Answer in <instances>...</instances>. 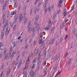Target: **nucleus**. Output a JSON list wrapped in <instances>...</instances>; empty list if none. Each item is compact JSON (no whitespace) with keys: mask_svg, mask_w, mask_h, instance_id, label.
Instances as JSON below:
<instances>
[{"mask_svg":"<svg viewBox=\"0 0 77 77\" xmlns=\"http://www.w3.org/2000/svg\"><path fill=\"white\" fill-rule=\"evenodd\" d=\"M8 22H7L6 23V24L5 25V26H4L3 28V29L2 30V33L1 34V39H3V36H4V35L5 34V29H6V26H8Z\"/></svg>","mask_w":77,"mask_h":77,"instance_id":"nucleus-1","label":"nucleus"},{"mask_svg":"<svg viewBox=\"0 0 77 77\" xmlns=\"http://www.w3.org/2000/svg\"><path fill=\"white\" fill-rule=\"evenodd\" d=\"M40 36V39L39 40V44H42V43H43L42 40V37L43 36V33L41 32L39 35Z\"/></svg>","mask_w":77,"mask_h":77,"instance_id":"nucleus-2","label":"nucleus"},{"mask_svg":"<svg viewBox=\"0 0 77 77\" xmlns=\"http://www.w3.org/2000/svg\"><path fill=\"white\" fill-rule=\"evenodd\" d=\"M7 49H5L4 51V52L3 54L4 55L5 54V57H4V59H9V56H8V54L7 53Z\"/></svg>","mask_w":77,"mask_h":77,"instance_id":"nucleus-3","label":"nucleus"},{"mask_svg":"<svg viewBox=\"0 0 77 77\" xmlns=\"http://www.w3.org/2000/svg\"><path fill=\"white\" fill-rule=\"evenodd\" d=\"M26 14H25L24 15H23L21 14H19V18H20L19 22L20 23H21V21H22V20H23V18H26Z\"/></svg>","mask_w":77,"mask_h":77,"instance_id":"nucleus-4","label":"nucleus"},{"mask_svg":"<svg viewBox=\"0 0 77 77\" xmlns=\"http://www.w3.org/2000/svg\"><path fill=\"white\" fill-rule=\"evenodd\" d=\"M30 57H28V59L26 61V65L25 67L24 68V69H26L28 67V66H29V64L28 63H29V62H30Z\"/></svg>","mask_w":77,"mask_h":77,"instance_id":"nucleus-5","label":"nucleus"},{"mask_svg":"<svg viewBox=\"0 0 77 77\" xmlns=\"http://www.w3.org/2000/svg\"><path fill=\"white\" fill-rule=\"evenodd\" d=\"M36 59H34V60L32 62V64L31 66V67H32V68H34L35 66V63H36Z\"/></svg>","mask_w":77,"mask_h":77,"instance_id":"nucleus-6","label":"nucleus"},{"mask_svg":"<svg viewBox=\"0 0 77 77\" xmlns=\"http://www.w3.org/2000/svg\"><path fill=\"white\" fill-rule=\"evenodd\" d=\"M8 5V1H6L5 2L3 6V7L2 11H5V8H6V6Z\"/></svg>","mask_w":77,"mask_h":77,"instance_id":"nucleus-7","label":"nucleus"},{"mask_svg":"<svg viewBox=\"0 0 77 77\" xmlns=\"http://www.w3.org/2000/svg\"><path fill=\"white\" fill-rule=\"evenodd\" d=\"M35 73L34 72L33 70H31L30 72V75L32 77H35Z\"/></svg>","mask_w":77,"mask_h":77,"instance_id":"nucleus-8","label":"nucleus"},{"mask_svg":"<svg viewBox=\"0 0 77 77\" xmlns=\"http://www.w3.org/2000/svg\"><path fill=\"white\" fill-rule=\"evenodd\" d=\"M54 8V5H52L51 6H48V10H49V12H51V10L53 9Z\"/></svg>","mask_w":77,"mask_h":77,"instance_id":"nucleus-9","label":"nucleus"},{"mask_svg":"<svg viewBox=\"0 0 77 77\" xmlns=\"http://www.w3.org/2000/svg\"><path fill=\"white\" fill-rule=\"evenodd\" d=\"M4 50V46L3 45V44L2 43H0V50L2 51Z\"/></svg>","mask_w":77,"mask_h":77,"instance_id":"nucleus-10","label":"nucleus"},{"mask_svg":"<svg viewBox=\"0 0 77 77\" xmlns=\"http://www.w3.org/2000/svg\"><path fill=\"white\" fill-rule=\"evenodd\" d=\"M28 32H30L31 31H32V28L31 27V25H30L29 24L28 25Z\"/></svg>","mask_w":77,"mask_h":77,"instance_id":"nucleus-11","label":"nucleus"},{"mask_svg":"<svg viewBox=\"0 0 77 77\" xmlns=\"http://www.w3.org/2000/svg\"><path fill=\"white\" fill-rule=\"evenodd\" d=\"M64 13L63 14V15L64 16V17H66V14H67V13H66V9H65L64 10Z\"/></svg>","mask_w":77,"mask_h":77,"instance_id":"nucleus-12","label":"nucleus"},{"mask_svg":"<svg viewBox=\"0 0 77 77\" xmlns=\"http://www.w3.org/2000/svg\"><path fill=\"white\" fill-rule=\"evenodd\" d=\"M48 0H45V4H44V8H46V4H47V3H48Z\"/></svg>","mask_w":77,"mask_h":77,"instance_id":"nucleus-13","label":"nucleus"},{"mask_svg":"<svg viewBox=\"0 0 77 77\" xmlns=\"http://www.w3.org/2000/svg\"><path fill=\"white\" fill-rule=\"evenodd\" d=\"M16 13L17 11H16V10L13 11L11 12V14L12 15H15V14Z\"/></svg>","mask_w":77,"mask_h":77,"instance_id":"nucleus-14","label":"nucleus"},{"mask_svg":"<svg viewBox=\"0 0 77 77\" xmlns=\"http://www.w3.org/2000/svg\"><path fill=\"white\" fill-rule=\"evenodd\" d=\"M62 6H63V4L58 3V7H59V8H62Z\"/></svg>","mask_w":77,"mask_h":77,"instance_id":"nucleus-15","label":"nucleus"},{"mask_svg":"<svg viewBox=\"0 0 77 77\" xmlns=\"http://www.w3.org/2000/svg\"><path fill=\"white\" fill-rule=\"evenodd\" d=\"M11 72V69L9 68L7 71V75H8L9 74V73H10V72Z\"/></svg>","mask_w":77,"mask_h":77,"instance_id":"nucleus-16","label":"nucleus"},{"mask_svg":"<svg viewBox=\"0 0 77 77\" xmlns=\"http://www.w3.org/2000/svg\"><path fill=\"white\" fill-rule=\"evenodd\" d=\"M34 25L36 26V27L35 28V29H37V27H38L39 25V24H38V23H35Z\"/></svg>","mask_w":77,"mask_h":77,"instance_id":"nucleus-17","label":"nucleus"},{"mask_svg":"<svg viewBox=\"0 0 77 77\" xmlns=\"http://www.w3.org/2000/svg\"><path fill=\"white\" fill-rule=\"evenodd\" d=\"M37 7L36 6H35V8H34V14L36 13V11H37Z\"/></svg>","mask_w":77,"mask_h":77,"instance_id":"nucleus-18","label":"nucleus"},{"mask_svg":"<svg viewBox=\"0 0 77 77\" xmlns=\"http://www.w3.org/2000/svg\"><path fill=\"white\" fill-rule=\"evenodd\" d=\"M22 60H20V62L19 64V66L17 67L18 68H20V65H21V63H22Z\"/></svg>","mask_w":77,"mask_h":77,"instance_id":"nucleus-19","label":"nucleus"},{"mask_svg":"<svg viewBox=\"0 0 77 77\" xmlns=\"http://www.w3.org/2000/svg\"><path fill=\"white\" fill-rule=\"evenodd\" d=\"M18 61H17L16 62L14 61L13 62V63H14V64H15V65H16V66H17V64H18Z\"/></svg>","mask_w":77,"mask_h":77,"instance_id":"nucleus-20","label":"nucleus"},{"mask_svg":"<svg viewBox=\"0 0 77 77\" xmlns=\"http://www.w3.org/2000/svg\"><path fill=\"white\" fill-rule=\"evenodd\" d=\"M50 26L45 27V30H50Z\"/></svg>","mask_w":77,"mask_h":77,"instance_id":"nucleus-21","label":"nucleus"},{"mask_svg":"<svg viewBox=\"0 0 77 77\" xmlns=\"http://www.w3.org/2000/svg\"><path fill=\"white\" fill-rule=\"evenodd\" d=\"M40 68V66H39V65H38L37 68L36 69V71H38V70Z\"/></svg>","mask_w":77,"mask_h":77,"instance_id":"nucleus-22","label":"nucleus"},{"mask_svg":"<svg viewBox=\"0 0 77 77\" xmlns=\"http://www.w3.org/2000/svg\"><path fill=\"white\" fill-rule=\"evenodd\" d=\"M76 30V29H75L74 28L72 30V32L73 33V34H75V31Z\"/></svg>","mask_w":77,"mask_h":77,"instance_id":"nucleus-23","label":"nucleus"},{"mask_svg":"<svg viewBox=\"0 0 77 77\" xmlns=\"http://www.w3.org/2000/svg\"><path fill=\"white\" fill-rule=\"evenodd\" d=\"M12 48H10V50L9 52V53L10 54H11V53H12Z\"/></svg>","mask_w":77,"mask_h":77,"instance_id":"nucleus-24","label":"nucleus"},{"mask_svg":"<svg viewBox=\"0 0 77 77\" xmlns=\"http://www.w3.org/2000/svg\"><path fill=\"white\" fill-rule=\"evenodd\" d=\"M9 30L10 29H9V30H7L6 32H5V35H8V34H9Z\"/></svg>","mask_w":77,"mask_h":77,"instance_id":"nucleus-25","label":"nucleus"},{"mask_svg":"<svg viewBox=\"0 0 77 77\" xmlns=\"http://www.w3.org/2000/svg\"><path fill=\"white\" fill-rule=\"evenodd\" d=\"M74 7H75V5L74 4L71 8V11H72V10L74 9Z\"/></svg>","mask_w":77,"mask_h":77,"instance_id":"nucleus-26","label":"nucleus"},{"mask_svg":"<svg viewBox=\"0 0 77 77\" xmlns=\"http://www.w3.org/2000/svg\"><path fill=\"white\" fill-rule=\"evenodd\" d=\"M28 40V38H25V44H27V40Z\"/></svg>","mask_w":77,"mask_h":77,"instance_id":"nucleus-27","label":"nucleus"},{"mask_svg":"<svg viewBox=\"0 0 77 77\" xmlns=\"http://www.w3.org/2000/svg\"><path fill=\"white\" fill-rule=\"evenodd\" d=\"M15 54H16V52H14L12 54L11 56H12V57H14V56H15Z\"/></svg>","mask_w":77,"mask_h":77,"instance_id":"nucleus-28","label":"nucleus"},{"mask_svg":"<svg viewBox=\"0 0 77 77\" xmlns=\"http://www.w3.org/2000/svg\"><path fill=\"white\" fill-rule=\"evenodd\" d=\"M18 20V18L17 17H16L15 18V19L14 20V23H16L17 21V20Z\"/></svg>","mask_w":77,"mask_h":77,"instance_id":"nucleus-29","label":"nucleus"},{"mask_svg":"<svg viewBox=\"0 0 77 77\" xmlns=\"http://www.w3.org/2000/svg\"><path fill=\"white\" fill-rule=\"evenodd\" d=\"M63 3V0H60L59 1L58 3H60V4H62Z\"/></svg>","mask_w":77,"mask_h":77,"instance_id":"nucleus-30","label":"nucleus"},{"mask_svg":"<svg viewBox=\"0 0 77 77\" xmlns=\"http://www.w3.org/2000/svg\"><path fill=\"white\" fill-rule=\"evenodd\" d=\"M71 59H70L67 63L68 65H69L71 63Z\"/></svg>","mask_w":77,"mask_h":77,"instance_id":"nucleus-31","label":"nucleus"},{"mask_svg":"<svg viewBox=\"0 0 77 77\" xmlns=\"http://www.w3.org/2000/svg\"><path fill=\"white\" fill-rule=\"evenodd\" d=\"M36 41H35L33 44V45H36Z\"/></svg>","mask_w":77,"mask_h":77,"instance_id":"nucleus-32","label":"nucleus"},{"mask_svg":"<svg viewBox=\"0 0 77 77\" xmlns=\"http://www.w3.org/2000/svg\"><path fill=\"white\" fill-rule=\"evenodd\" d=\"M4 66H5V65H4V64L2 65V67L1 68V70H2V69H3V68H4Z\"/></svg>","mask_w":77,"mask_h":77,"instance_id":"nucleus-33","label":"nucleus"},{"mask_svg":"<svg viewBox=\"0 0 77 77\" xmlns=\"http://www.w3.org/2000/svg\"><path fill=\"white\" fill-rule=\"evenodd\" d=\"M20 56V54H19V55H18V56L17 57V59H16L17 60H18V59H19V57Z\"/></svg>","mask_w":77,"mask_h":77,"instance_id":"nucleus-34","label":"nucleus"},{"mask_svg":"<svg viewBox=\"0 0 77 77\" xmlns=\"http://www.w3.org/2000/svg\"><path fill=\"white\" fill-rule=\"evenodd\" d=\"M68 55V53H66L64 55V57H66Z\"/></svg>","mask_w":77,"mask_h":77,"instance_id":"nucleus-35","label":"nucleus"},{"mask_svg":"<svg viewBox=\"0 0 77 77\" xmlns=\"http://www.w3.org/2000/svg\"><path fill=\"white\" fill-rule=\"evenodd\" d=\"M38 18H39V16L37 15L36 16V18H35L36 20H38Z\"/></svg>","mask_w":77,"mask_h":77,"instance_id":"nucleus-36","label":"nucleus"},{"mask_svg":"<svg viewBox=\"0 0 77 77\" xmlns=\"http://www.w3.org/2000/svg\"><path fill=\"white\" fill-rule=\"evenodd\" d=\"M47 68H45L44 69V72H46L47 71Z\"/></svg>","mask_w":77,"mask_h":77,"instance_id":"nucleus-37","label":"nucleus"},{"mask_svg":"<svg viewBox=\"0 0 77 77\" xmlns=\"http://www.w3.org/2000/svg\"><path fill=\"white\" fill-rule=\"evenodd\" d=\"M54 30V26L51 29V32H53Z\"/></svg>","mask_w":77,"mask_h":77,"instance_id":"nucleus-38","label":"nucleus"},{"mask_svg":"<svg viewBox=\"0 0 77 77\" xmlns=\"http://www.w3.org/2000/svg\"><path fill=\"white\" fill-rule=\"evenodd\" d=\"M1 2L2 4H3L4 3V2H5V0H0V3Z\"/></svg>","mask_w":77,"mask_h":77,"instance_id":"nucleus-39","label":"nucleus"},{"mask_svg":"<svg viewBox=\"0 0 77 77\" xmlns=\"http://www.w3.org/2000/svg\"><path fill=\"white\" fill-rule=\"evenodd\" d=\"M3 55V53L1 52L0 54V59L2 57V55Z\"/></svg>","mask_w":77,"mask_h":77,"instance_id":"nucleus-40","label":"nucleus"},{"mask_svg":"<svg viewBox=\"0 0 77 77\" xmlns=\"http://www.w3.org/2000/svg\"><path fill=\"white\" fill-rule=\"evenodd\" d=\"M61 72H62V70H61L59 73L58 72V73H57L56 76H55V77H56L57 75L60 74V73H61Z\"/></svg>","mask_w":77,"mask_h":77,"instance_id":"nucleus-41","label":"nucleus"},{"mask_svg":"<svg viewBox=\"0 0 77 77\" xmlns=\"http://www.w3.org/2000/svg\"><path fill=\"white\" fill-rule=\"evenodd\" d=\"M21 38V36H19V37H18V40H20V39Z\"/></svg>","mask_w":77,"mask_h":77,"instance_id":"nucleus-42","label":"nucleus"},{"mask_svg":"<svg viewBox=\"0 0 77 77\" xmlns=\"http://www.w3.org/2000/svg\"><path fill=\"white\" fill-rule=\"evenodd\" d=\"M23 77H26V75H25V74H26V72H24L23 73Z\"/></svg>","mask_w":77,"mask_h":77,"instance_id":"nucleus-43","label":"nucleus"},{"mask_svg":"<svg viewBox=\"0 0 77 77\" xmlns=\"http://www.w3.org/2000/svg\"><path fill=\"white\" fill-rule=\"evenodd\" d=\"M55 39H53L51 41V43H54V41H55Z\"/></svg>","mask_w":77,"mask_h":77,"instance_id":"nucleus-44","label":"nucleus"},{"mask_svg":"<svg viewBox=\"0 0 77 77\" xmlns=\"http://www.w3.org/2000/svg\"><path fill=\"white\" fill-rule=\"evenodd\" d=\"M5 20H6V19L5 18H4L3 19V22H2L3 23H5Z\"/></svg>","mask_w":77,"mask_h":77,"instance_id":"nucleus-45","label":"nucleus"},{"mask_svg":"<svg viewBox=\"0 0 77 77\" xmlns=\"http://www.w3.org/2000/svg\"><path fill=\"white\" fill-rule=\"evenodd\" d=\"M46 65V62H44V63L43 64V66H45V65Z\"/></svg>","mask_w":77,"mask_h":77,"instance_id":"nucleus-46","label":"nucleus"},{"mask_svg":"<svg viewBox=\"0 0 77 77\" xmlns=\"http://www.w3.org/2000/svg\"><path fill=\"white\" fill-rule=\"evenodd\" d=\"M16 27H17V26H16V25H14V26L13 27L14 30L15 29H16Z\"/></svg>","mask_w":77,"mask_h":77,"instance_id":"nucleus-47","label":"nucleus"},{"mask_svg":"<svg viewBox=\"0 0 77 77\" xmlns=\"http://www.w3.org/2000/svg\"><path fill=\"white\" fill-rule=\"evenodd\" d=\"M60 11H57V14H60Z\"/></svg>","mask_w":77,"mask_h":77,"instance_id":"nucleus-48","label":"nucleus"},{"mask_svg":"<svg viewBox=\"0 0 77 77\" xmlns=\"http://www.w3.org/2000/svg\"><path fill=\"white\" fill-rule=\"evenodd\" d=\"M63 26V24H61V29H63V26Z\"/></svg>","mask_w":77,"mask_h":77,"instance_id":"nucleus-49","label":"nucleus"},{"mask_svg":"<svg viewBox=\"0 0 77 77\" xmlns=\"http://www.w3.org/2000/svg\"><path fill=\"white\" fill-rule=\"evenodd\" d=\"M27 47H28V45H26L25 46V49H27Z\"/></svg>","mask_w":77,"mask_h":77,"instance_id":"nucleus-50","label":"nucleus"},{"mask_svg":"<svg viewBox=\"0 0 77 77\" xmlns=\"http://www.w3.org/2000/svg\"><path fill=\"white\" fill-rule=\"evenodd\" d=\"M32 12H33V10H31L30 11V14H31V15H32Z\"/></svg>","mask_w":77,"mask_h":77,"instance_id":"nucleus-51","label":"nucleus"},{"mask_svg":"<svg viewBox=\"0 0 77 77\" xmlns=\"http://www.w3.org/2000/svg\"><path fill=\"white\" fill-rule=\"evenodd\" d=\"M38 2V0H36V1L34 3L35 5H36L37 3Z\"/></svg>","mask_w":77,"mask_h":77,"instance_id":"nucleus-52","label":"nucleus"},{"mask_svg":"<svg viewBox=\"0 0 77 77\" xmlns=\"http://www.w3.org/2000/svg\"><path fill=\"white\" fill-rule=\"evenodd\" d=\"M31 23H32V21H30L29 22V23L28 24H29V25L31 26Z\"/></svg>","mask_w":77,"mask_h":77,"instance_id":"nucleus-53","label":"nucleus"},{"mask_svg":"<svg viewBox=\"0 0 77 77\" xmlns=\"http://www.w3.org/2000/svg\"><path fill=\"white\" fill-rule=\"evenodd\" d=\"M69 21V20L67 19V20H66L65 21V23H66L67 22H68Z\"/></svg>","mask_w":77,"mask_h":77,"instance_id":"nucleus-54","label":"nucleus"},{"mask_svg":"<svg viewBox=\"0 0 77 77\" xmlns=\"http://www.w3.org/2000/svg\"><path fill=\"white\" fill-rule=\"evenodd\" d=\"M29 1H30V0H27V1L26 2V3H29Z\"/></svg>","mask_w":77,"mask_h":77,"instance_id":"nucleus-55","label":"nucleus"},{"mask_svg":"<svg viewBox=\"0 0 77 77\" xmlns=\"http://www.w3.org/2000/svg\"><path fill=\"white\" fill-rule=\"evenodd\" d=\"M3 72H2V73L1 74V76H0V77H3Z\"/></svg>","mask_w":77,"mask_h":77,"instance_id":"nucleus-56","label":"nucleus"},{"mask_svg":"<svg viewBox=\"0 0 77 77\" xmlns=\"http://www.w3.org/2000/svg\"><path fill=\"white\" fill-rule=\"evenodd\" d=\"M38 52V50H36L35 52V54H36Z\"/></svg>","mask_w":77,"mask_h":77,"instance_id":"nucleus-57","label":"nucleus"},{"mask_svg":"<svg viewBox=\"0 0 77 77\" xmlns=\"http://www.w3.org/2000/svg\"><path fill=\"white\" fill-rule=\"evenodd\" d=\"M33 6H32L31 8V10H32L33 11Z\"/></svg>","mask_w":77,"mask_h":77,"instance_id":"nucleus-58","label":"nucleus"},{"mask_svg":"<svg viewBox=\"0 0 77 77\" xmlns=\"http://www.w3.org/2000/svg\"><path fill=\"white\" fill-rule=\"evenodd\" d=\"M56 15L55 14L54 15L53 18L54 19L55 18H56Z\"/></svg>","mask_w":77,"mask_h":77,"instance_id":"nucleus-59","label":"nucleus"},{"mask_svg":"<svg viewBox=\"0 0 77 77\" xmlns=\"http://www.w3.org/2000/svg\"><path fill=\"white\" fill-rule=\"evenodd\" d=\"M40 29H41V27H38V31H39V30H40Z\"/></svg>","mask_w":77,"mask_h":77,"instance_id":"nucleus-60","label":"nucleus"},{"mask_svg":"<svg viewBox=\"0 0 77 77\" xmlns=\"http://www.w3.org/2000/svg\"><path fill=\"white\" fill-rule=\"evenodd\" d=\"M68 38V35H66L65 38V39H66V38Z\"/></svg>","mask_w":77,"mask_h":77,"instance_id":"nucleus-61","label":"nucleus"},{"mask_svg":"<svg viewBox=\"0 0 77 77\" xmlns=\"http://www.w3.org/2000/svg\"><path fill=\"white\" fill-rule=\"evenodd\" d=\"M65 30L66 32H67V31L68 30V29H67V27H66L65 29Z\"/></svg>","mask_w":77,"mask_h":77,"instance_id":"nucleus-62","label":"nucleus"},{"mask_svg":"<svg viewBox=\"0 0 77 77\" xmlns=\"http://www.w3.org/2000/svg\"><path fill=\"white\" fill-rule=\"evenodd\" d=\"M17 5L15 4L14 5V8H17Z\"/></svg>","mask_w":77,"mask_h":77,"instance_id":"nucleus-63","label":"nucleus"},{"mask_svg":"<svg viewBox=\"0 0 77 77\" xmlns=\"http://www.w3.org/2000/svg\"><path fill=\"white\" fill-rule=\"evenodd\" d=\"M47 11V9H45V13H46Z\"/></svg>","mask_w":77,"mask_h":77,"instance_id":"nucleus-64","label":"nucleus"}]
</instances>
